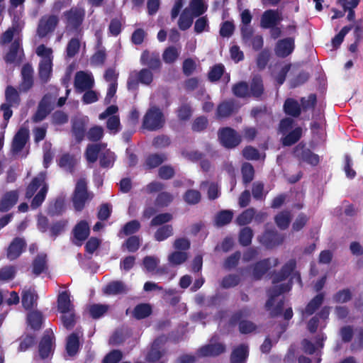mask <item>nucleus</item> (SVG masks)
<instances>
[{
	"mask_svg": "<svg viewBox=\"0 0 363 363\" xmlns=\"http://www.w3.org/2000/svg\"><path fill=\"white\" fill-rule=\"evenodd\" d=\"M90 199L89 194L86 191V181L80 179L77 181L73 197L74 206L76 210L81 211L87 200Z\"/></svg>",
	"mask_w": 363,
	"mask_h": 363,
	"instance_id": "6e6552de",
	"label": "nucleus"
},
{
	"mask_svg": "<svg viewBox=\"0 0 363 363\" xmlns=\"http://www.w3.org/2000/svg\"><path fill=\"white\" fill-rule=\"evenodd\" d=\"M89 234V227L86 222H79L74 229V243L81 245Z\"/></svg>",
	"mask_w": 363,
	"mask_h": 363,
	"instance_id": "5701e85b",
	"label": "nucleus"
},
{
	"mask_svg": "<svg viewBox=\"0 0 363 363\" xmlns=\"http://www.w3.org/2000/svg\"><path fill=\"white\" fill-rule=\"evenodd\" d=\"M235 95L239 97H245L250 95L247 85L244 82L236 84L233 89Z\"/></svg>",
	"mask_w": 363,
	"mask_h": 363,
	"instance_id": "69168bd1",
	"label": "nucleus"
},
{
	"mask_svg": "<svg viewBox=\"0 0 363 363\" xmlns=\"http://www.w3.org/2000/svg\"><path fill=\"white\" fill-rule=\"evenodd\" d=\"M18 199V194L16 191L7 192L0 202V211L5 212L12 208Z\"/></svg>",
	"mask_w": 363,
	"mask_h": 363,
	"instance_id": "393cba45",
	"label": "nucleus"
},
{
	"mask_svg": "<svg viewBox=\"0 0 363 363\" xmlns=\"http://www.w3.org/2000/svg\"><path fill=\"white\" fill-rule=\"evenodd\" d=\"M233 212L231 211H223L216 217L215 223L218 226H223L228 224L232 220Z\"/></svg>",
	"mask_w": 363,
	"mask_h": 363,
	"instance_id": "09e8293b",
	"label": "nucleus"
},
{
	"mask_svg": "<svg viewBox=\"0 0 363 363\" xmlns=\"http://www.w3.org/2000/svg\"><path fill=\"white\" fill-rule=\"evenodd\" d=\"M77 161V159L72 156L63 155L59 160V165L65 171L71 172Z\"/></svg>",
	"mask_w": 363,
	"mask_h": 363,
	"instance_id": "c03bdc74",
	"label": "nucleus"
},
{
	"mask_svg": "<svg viewBox=\"0 0 363 363\" xmlns=\"http://www.w3.org/2000/svg\"><path fill=\"white\" fill-rule=\"evenodd\" d=\"M38 296L34 289L30 288L24 289L22 293V304L26 310L36 306Z\"/></svg>",
	"mask_w": 363,
	"mask_h": 363,
	"instance_id": "cd10ccee",
	"label": "nucleus"
},
{
	"mask_svg": "<svg viewBox=\"0 0 363 363\" xmlns=\"http://www.w3.org/2000/svg\"><path fill=\"white\" fill-rule=\"evenodd\" d=\"M153 79L152 72L147 69H143L140 72L134 71L130 73L128 81V87L129 89H134L138 86V81L140 83L148 85Z\"/></svg>",
	"mask_w": 363,
	"mask_h": 363,
	"instance_id": "1a4fd4ad",
	"label": "nucleus"
},
{
	"mask_svg": "<svg viewBox=\"0 0 363 363\" xmlns=\"http://www.w3.org/2000/svg\"><path fill=\"white\" fill-rule=\"evenodd\" d=\"M104 135V129L100 126L91 128L87 133V137L90 140L96 141L100 140Z\"/></svg>",
	"mask_w": 363,
	"mask_h": 363,
	"instance_id": "774afa93",
	"label": "nucleus"
},
{
	"mask_svg": "<svg viewBox=\"0 0 363 363\" xmlns=\"http://www.w3.org/2000/svg\"><path fill=\"white\" fill-rule=\"evenodd\" d=\"M160 260L156 257L147 256L143 259V265L147 272H153L156 269Z\"/></svg>",
	"mask_w": 363,
	"mask_h": 363,
	"instance_id": "6e6d98bb",
	"label": "nucleus"
},
{
	"mask_svg": "<svg viewBox=\"0 0 363 363\" xmlns=\"http://www.w3.org/2000/svg\"><path fill=\"white\" fill-rule=\"evenodd\" d=\"M295 154L297 157L312 165H316L319 162V157L317 155L312 153L308 150H302V147L299 148L297 147L295 150Z\"/></svg>",
	"mask_w": 363,
	"mask_h": 363,
	"instance_id": "473e14b6",
	"label": "nucleus"
},
{
	"mask_svg": "<svg viewBox=\"0 0 363 363\" xmlns=\"http://www.w3.org/2000/svg\"><path fill=\"white\" fill-rule=\"evenodd\" d=\"M243 156L247 160L264 159V155L260 154L255 148L247 147L243 150Z\"/></svg>",
	"mask_w": 363,
	"mask_h": 363,
	"instance_id": "680f3d73",
	"label": "nucleus"
},
{
	"mask_svg": "<svg viewBox=\"0 0 363 363\" xmlns=\"http://www.w3.org/2000/svg\"><path fill=\"white\" fill-rule=\"evenodd\" d=\"M164 123L163 113L158 108L151 106L143 118V125L150 130H155L162 127Z\"/></svg>",
	"mask_w": 363,
	"mask_h": 363,
	"instance_id": "423d86ee",
	"label": "nucleus"
},
{
	"mask_svg": "<svg viewBox=\"0 0 363 363\" xmlns=\"http://www.w3.org/2000/svg\"><path fill=\"white\" fill-rule=\"evenodd\" d=\"M80 48V40L79 38H72L67 46V55L69 57H74Z\"/></svg>",
	"mask_w": 363,
	"mask_h": 363,
	"instance_id": "603ef678",
	"label": "nucleus"
},
{
	"mask_svg": "<svg viewBox=\"0 0 363 363\" xmlns=\"http://www.w3.org/2000/svg\"><path fill=\"white\" fill-rule=\"evenodd\" d=\"M188 258L186 252L174 250L168 255V262L171 265L177 266L184 263Z\"/></svg>",
	"mask_w": 363,
	"mask_h": 363,
	"instance_id": "c9c22d12",
	"label": "nucleus"
},
{
	"mask_svg": "<svg viewBox=\"0 0 363 363\" xmlns=\"http://www.w3.org/2000/svg\"><path fill=\"white\" fill-rule=\"evenodd\" d=\"M36 54L40 57L38 67L39 77L43 82H47L52 74V50L44 45H40L36 49Z\"/></svg>",
	"mask_w": 363,
	"mask_h": 363,
	"instance_id": "20e7f679",
	"label": "nucleus"
},
{
	"mask_svg": "<svg viewBox=\"0 0 363 363\" xmlns=\"http://www.w3.org/2000/svg\"><path fill=\"white\" fill-rule=\"evenodd\" d=\"M284 111L286 114L297 116L300 113L301 108L297 101L294 99H289L284 104Z\"/></svg>",
	"mask_w": 363,
	"mask_h": 363,
	"instance_id": "37998d69",
	"label": "nucleus"
},
{
	"mask_svg": "<svg viewBox=\"0 0 363 363\" xmlns=\"http://www.w3.org/2000/svg\"><path fill=\"white\" fill-rule=\"evenodd\" d=\"M278 264L277 258L264 259L258 262L253 269V277L256 279L260 278L269 269L276 267Z\"/></svg>",
	"mask_w": 363,
	"mask_h": 363,
	"instance_id": "4be33fe9",
	"label": "nucleus"
},
{
	"mask_svg": "<svg viewBox=\"0 0 363 363\" xmlns=\"http://www.w3.org/2000/svg\"><path fill=\"white\" fill-rule=\"evenodd\" d=\"M26 246L23 238H16L9 245L6 250V257L9 260L17 259L24 251Z\"/></svg>",
	"mask_w": 363,
	"mask_h": 363,
	"instance_id": "ddd939ff",
	"label": "nucleus"
},
{
	"mask_svg": "<svg viewBox=\"0 0 363 363\" xmlns=\"http://www.w3.org/2000/svg\"><path fill=\"white\" fill-rule=\"evenodd\" d=\"M94 80L91 73L80 71L77 72L74 79V87L79 92L90 89L94 86Z\"/></svg>",
	"mask_w": 363,
	"mask_h": 363,
	"instance_id": "9d476101",
	"label": "nucleus"
},
{
	"mask_svg": "<svg viewBox=\"0 0 363 363\" xmlns=\"http://www.w3.org/2000/svg\"><path fill=\"white\" fill-rule=\"evenodd\" d=\"M104 291L106 294L115 295L125 292L127 291V287L123 282L115 281L108 284L104 288Z\"/></svg>",
	"mask_w": 363,
	"mask_h": 363,
	"instance_id": "4c0bfd02",
	"label": "nucleus"
},
{
	"mask_svg": "<svg viewBox=\"0 0 363 363\" xmlns=\"http://www.w3.org/2000/svg\"><path fill=\"white\" fill-rule=\"evenodd\" d=\"M220 143L226 147H233L240 142V136L230 128L222 129L219 133Z\"/></svg>",
	"mask_w": 363,
	"mask_h": 363,
	"instance_id": "9b49d317",
	"label": "nucleus"
},
{
	"mask_svg": "<svg viewBox=\"0 0 363 363\" xmlns=\"http://www.w3.org/2000/svg\"><path fill=\"white\" fill-rule=\"evenodd\" d=\"M242 173L244 182H250L254 177L253 167L249 163H245L242 167Z\"/></svg>",
	"mask_w": 363,
	"mask_h": 363,
	"instance_id": "052dcab7",
	"label": "nucleus"
},
{
	"mask_svg": "<svg viewBox=\"0 0 363 363\" xmlns=\"http://www.w3.org/2000/svg\"><path fill=\"white\" fill-rule=\"evenodd\" d=\"M325 338L326 337L324 336V335H320L316 340L315 344L310 341L304 340L303 342V346L305 352L309 354H313L318 350L322 348L323 347V342L325 340Z\"/></svg>",
	"mask_w": 363,
	"mask_h": 363,
	"instance_id": "58836bf2",
	"label": "nucleus"
},
{
	"mask_svg": "<svg viewBox=\"0 0 363 363\" xmlns=\"http://www.w3.org/2000/svg\"><path fill=\"white\" fill-rule=\"evenodd\" d=\"M241 18H242V23L245 25L242 28V33L243 37L245 38L248 37V35L250 33V31L247 27L248 24L250 23L251 19H252V16H251L250 11L247 10H245L244 11H242L241 13Z\"/></svg>",
	"mask_w": 363,
	"mask_h": 363,
	"instance_id": "5fc2aeb1",
	"label": "nucleus"
},
{
	"mask_svg": "<svg viewBox=\"0 0 363 363\" xmlns=\"http://www.w3.org/2000/svg\"><path fill=\"white\" fill-rule=\"evenodd\" d=\"M9 43H11V45L9 52L5 57V60L8 62H13L21 52V35L19 30L15 27L9 28L1 38L2 45Z\"/></svg>",
	"mask_w": 363,
	"mask_h": 363,
	"instance_id": "39448f33",
	"label": "nucleus"
},
{
	"mask_svg": "<svg viewBox=\"0 0 363 363\" xmlns=\"http://www.w3.org/2000/svg\"><path fill=\"white\" fill-rule=\"evenodd\" d=\"M84 94L82 101L85 104H90L96 102L99 98V93L94 90H89Z\"/></svg>",
	"mask_w": 363,
	"mask_h": 363,
	"instance_id": "e2e57ef3",
	"label": "nucleus"
},
{
	"mask_svg": "<svg viewBox=\"0 0 363 363\" xmlns=\"http://www.w3.org/2000/svg\"><path fill=\"white\" fill-rule=\"evenodd\" d=\"M194 17L195 16L189 11V9H185L181 14L178 23L180 29L186 30L189 28L193 23Z\"/></svg>",
	"mask_w": 363,
	"mask_h": 363,
	"instance_id": "a19ab883",
	"label": "nucleus"
},
{
	"mask_svg": "<svg viewBox=\"0 0 363 363\" xmlns=\"http://www.w3.org/2000/svg\"><path fill=\"white\" fill-rule=\"evenodd\" d=\"M57 308L62 314H67L68 312L74 311V306L70 300L69 294L63 291L60 294L57 300Z\"/></svg>",
	"mask_w": 363,
	"mask_h": 363,
	"instance_id": "b1692460",
	"label": "nucleus"
},
{
	"mask_svg": "<svg viewBox=\"0 0 363 363\" xmlns=\"http://www.w3.org/2000/svg\"><path fill=\"white\" fill-rule=\"evenodd\" d=\"M248 347L242 344L236 347L231 354V363H244L248 357Z\"/></svg>",
	"mask_w": 363,
	"mask_h": 363,
	"instance_id": "bb28decb",
	"label": "nucleus"
},
{
	"mask_svg": "<svg viewBox=\"0 0 363 363\" xmlns=\"http://www.w3.org/2000/svg\"><path fill=\"white\" fill-rule=\"evenodd\" d=\"M58 22V18L55 16H44L41 18L38 28V34L40 37H45L52 32Z\"/></svg>",
	"mask_w": 363,
	"mask_h": 363,
	"instance_id": "2eb2a0df",
	"label": "nucleus"
},
{
	"mask_svg": "<svg viewBox=\"0 0 363 363\" xmlns=\"http://www.w3.org/2000/svg\"><path fill=\"white\" fill-rule=\"evenodd\" d=\"M16 274V268L14 266L8 265L0 269V280L8 281L12 280Z\"/></svg>",
	"mask_w": 363,
	"mask_h": 363,
	"instance_id": "49530a36",
	"label": "nucleus"
},
{
	"mask_svg": "<svg viewBox=\"0 0 363 363\" xmlns=\"http://www.w3.org/2000/svg\"><path fill=\"white\" fill-rule=\"evenodd\" d=\"M6 99L9 106L17 104L19 100L17 91L11 86H8L6 90Z\"/></svg>",
	"mask_w": 363,
	"mask_h": 363,
	"instance_id": "13d9d810",
	"label": "nucleus"
},
{
	"mask_svg": "<svg viewBox=\"0 0 363 363\" xmlns=\"http://www.w3.org/2000/svg\"><path fill=\"white\" fill-rule=\"evenodd\" d=\"M296 266L294 260L291 259L282 268L280 274H275L273 277V288L269 292V298L266 303L267 310L271 311L272 315H277L281 312L282 304L279 303L276 307L274 308L275 297L281 293L288 291L291 288V284L289 282L281 283L280 282L285 280L291 273L293 272Z\"/></svg>",
	"mask_w": 363,
	"mask_h": 363,
	"instance_id": "f257e3e1",
	"label": "nucleus"
},
{
	"mask_svg": "<svg viewBox=\"0 0 363 363\" xmlns=\"http://www.w3.org/2000/svg\"><path fill=\"white\" fill-rule=\"evenodd\" d=\"M29 135V130L26 127H22L16 134L13 140V151L18 153L26 145Z\"/></svg>",
	"mask_w": 363,
	"mask_h": 363,
	"instance_id": "412c9836",
	"label": "nucleus"
},
{
	"mask_svg": "<svg viewBox=\"0 0 363 363\" xmlns=\"http://www.w3.org/2000/svg\"><path fill=\"white\" fill-rule=\"evenodd\" d=\"M89 118L86 116L77 119L73 123L72 131L78 141H80L84 135L85 125Z\"/></svg>",
	"mask_w": 363,
	"mask_h": 363,
	"instance_id": "7c9ffc66",
	"label": "nucleus"
},
{
	"mask_svg": "<svg viewBox=\"0 0 363 363\" xmlns=\"http://www.w3.org/2000/svg\"><path fill=\"white\" fill-rule=\"evenodd\" d=\"M109 306L106 304L94 303L87 307V311L93 318H99L107 313Z\"/></svg>",
	"mask_w": 363,
	"mask_h": 363,
	"instance_id": "2f4dec72",
	"label": "nucleus"
},
{
	"mask_svg": "<svg viewBox=\"0 0 363 363\" xmlns=\"http://www.w3.org/2000/svg\"><path fill=\"white\" fill-rule=\"evenodd\" d=\"M85 155L89 163L95 162L99 155L100 165L104 168L111 167L116 160L115 154L106 149L104 144L89 145Z\"/></svg>",
	"mask_w": 363,
	"mask_h": 363,
	"instance_id": "f03ea898",
	"label": "nucleus"
},
{
	"mask_svg": "<svg viewBox=\"0 0 363 363\" xmlns=\"http://www.w3.org/2000/svg\"><path fill=\"white\" fill-rule=\"evenodd\" d=\"M302 134L301 128H296L282 139L284 145H291L299 140Z\"/></svg>",
	"mask_w": 363,
	"mask_h": 363,
	"instance_id": "a18cd8bd",
	"label": "nucleus"
},
{
	"mask_svg": "<svg viewBox=\"0 0 363 363\" xmlns=\"http://www.w3.org/2000/svg\"><path fill=\"white\" fill-rule=\"evenodd\" d=\"M201 199V194L196 190H189L184 195V200L189 204L197 203Z\"/></svg>",
	"mask_w": 363,
	"mask_h": 363,
	"instance_id": "0e129e2a",
	"label": "nucleus"
},
{
	"mask_svg": "<svg viewBox=\"0 0 363 363\" xmlns=\"http://www.w3.org/2000/svg\"><path fill=\"white\" fill-rule=\"evenodd\" d=\"M118 111V107L112 105L108 106L99 116L100 120L107 119L106 127L111 134H116L121 130L120 118L117 114Z\"/></svg>",
	"mask_w": 363,
	"mask_h": 363,
	"instance_id": "0eeeda50",
	"label": "nucleus"
},
{
	"mask_svg": "<svg viewBox=\"0 0 363 363\" xmlns=\"http://www.w3.org/2000/svg\"><path fill=\"white\" fill-rule=\"evenodd\" d=\"M324 296L322 294L317 295L313 298L306 307L305 311L303 312V318L312 315L316 309L321 305L323 301Z\"/></svg>",
	"mask_w": 363,
	"mask_h": 363,
	"instance_id": "e433bc0d",
	"label": "nucleus"
},
{
	"mask_svg": "<svg viewBox=\"0 0 363 363\" xmlns=\"http://www.w3.org/2000/svg\"><path fill=\"white\" fill-rule=\"evenodd\" d=\"M172 228L171 225H164L160 228L155 234V238L157 241H163L172 235Z\"/></svg>",
	"mask_w": 363,
	"mask_h": 363,
	"instance_id": "3c124183",
	"label": "nucleus"
},
{
	"mask_svg": "<svg viewBox=\"0 0 363 363\" xmlns=\"http://www.w3.org/2000/svg\"><path fill=\"white\" fill-rule=\"evenodd\" d=\"M28 323L33 329H38L42 323V315L38 311L32 312L28 315Z\"/></svg>",
	"mask_w": 363,
	"mask_h": 363,
	"instance_id": "864d4df0",
	"label": "nucleus"
},
{
	"mask_svg": "<svg viewBox=\"0 0 363 363\" xmlns=\"http://www.w3.org/2000/svg\"><path fill=\"white\" fill-rule=\"evenodd\" d=\"M174 250L186 252L190 247V242L186 238L176 239L173 243Z\"/></svg>",
	"mask_w": 363,
	"mask_h": 363,
	"instance_id": "338daca9",
	"label": "nucleus"
},
{
	"mask_svg": "<svg viewBox=\"0 0 363 363\" xmlns=\"http://www.w3.org/2000/svg\"><path fill=\"white\" fill-rule=\"evenodd\" d=\"M79 333H74L67 337L66 350L68 355L74 356L78 352L79 347Z\"/></svg>",
	"mask_w": 363,
	"mask_h": 363,
	"instance_id": "72a5a7b5",
	"label": "nucleus"
},
{
	"mask_svg": "<svg viewBox=\"0 0 363 363\" xmlns=\"http://www.w3.org/2000/svg\"><path fill=\"white\" fill-rule=\"evenodd\" d=\"M233 104L232 102H225L221 104L217 110L218 117H226L233 111Z\"/></svg>",
	"mask_w": 363,
	"mask_h": 363,
	"instance_id": "bf43d9fd",
	"label": "nucleus"
},
{
	"mask_svg": "<svg viewBox=\"0 0 363 363\" xmlns=\"http://www.w3.org/2000/svg\"><path fill=\"white\" fill-rule=\"evenodd\" d=\"M53 350V335L48 333L43 336L39 345V354L42 359L51 355Z\"/></svg>",
	"mask_w": 363,
	"mask_h": 363,
	"instance_id": "6ab92c4d",
	"label": "nucleus"
},
{
	"mask_svg": "<svg viewBox=\"0 0 363 363\" xmlns=\"http://www.w3.org/2000/svg\"><path fill=\"white\" fill-rule=\"evenodd\" d=\"M50 97L48 96H44L39 104L36 113L33 117L35 121H40L45 118L50 111Z\"/></svg>",
	"mask_w": 363,
	"mask_h": 363,
	"instance_id": "a878e982",
	"label": "nucleus"
},
{
	"mask_svg": "<svg viewBox=\"0 0 363 363\" xmlns=\"http://www.w3.org/2000/svg\"><path fill=\"white\" fill-rule=\"evenodd\" d=\"M151 311L150 305L146 303L140 304L134 309V316L137 319L145 318L151 313Z\"/></svg>",
	"mask_w": 363,
	"mask_h": 363,
	"instance_id": "8fccbe9b",
	"label": "nucleus"
},
{
	"mask_svg": "<svg viewBox=\"0 0 363 363\" xmlns=\"http://www.w3.org/2000/svg\"><path fill=\"white\" fill-rule=\"evenodd\" d=\"M282 20L281 13L278 10H267L262 16L261 26L264 28L275 27Z\"/></svg>",
	"mask_w": 363,
	"mask_h": 363,
	"instance_id": "4468645a",
	"label": "nucleus"
},
{
	"mask_svg": "<svg viewBox=\"0 0 363 363\" xmlns=\"http://www.w3.org/2000/svg\"><path fill=\"white\" fill-rule=\"evenodd\" d=\"M187 9L194 16H199L206 11L207 6L205 0H191Z\"/></svg>",
	"mask_w": 363,
	"mask_h": 363,
	"instance_id": "ea45409f",
	"label": "nucleus"
},
{
	"mask_svg": "<svg viewBox=\"0 0 363 363\" xmlns=\"http://www.w3.org/2000/svg\"><path fill=\"white\" fill-rule=\"evenodd\" d=\"M45 180V174L42 172L33 180L27 188L26 194L27 198H31L36 193L31 203V207L33 209L40 206L45 200L48 191V185Z\"/></svg>",
	"mask_w": 363,
	"mask_h": 363,
	"instance_id": "7ed1b4c3",
	"label": "nucleus"
},
{
	"mask_svg": "<svg viewBox=\"0 0 363 363\" xmlns=\"http://www.w3.org/2000/svg\"><path fill=\"white\" fill-rule=\"evenodd\" d=\"M259 240L267 247H272L279 245L282 240L280 236L274 231L266 232Z\"/></svg>",
	"mask_w": 363,
	"mask_h": 363,
	"instance_id": "c756f323",
	"label": "nucleus"
},
{
	"mask_svg": "<svg viewBox=\"0 0 363 363\" xmlns=\"http://www.w3.org/2000/svg\"><path fill=\"white\" fill-rule=\"evenodd\" d=\"M248 312L240 311L236 313L233 318V323H238L239 325V330L242 334H249L257 330V325L251 321L244 320L243 318L247 316Z\"/></svg>",
	"mask_w": 363,
	"mask_h": 363,
	"instance_id": "f8f14e48",
	"label": "nucleus"
},
{
	"mask_svg": "<svg viewBox=\"0 0 363 363\" xmlns=\"http://www.w3.org/2000/svg\"><path fill=\"white\" fill-rule=\"evenodd\" d=\"M178 56V50L174 47H169L163 53V60L166 63H172L177 60Z\"/></svg>",
	"mask_w": 363,
	"mask_h": 363,
	"instance_id": "4d7b16f0",
	"label": "nucleus"
},
{
	"mask_svg": "<svg viewBox=\"0 0 363 363\" xmlns=\"http://www.w3.org/2000/svg\"><path fill=\"white\" fill-rule=\"evenodd\" d=\"M47 269L46 255H39L33 261V272L38 275L44 272Z\"/></svg>",
	"mask_w": 363,
	"mask_h": 363,
	"instance_id": "79ce46f5",
	"label": "nucleus"
},
{
	"mask_svg": "<svg viewBox=\"0 0 363 363\" xmlns=\"http://www.w3.org/2000/svg\"><path fill=\"white\" fill-rule=\"evenodd\" d=\"M141 62L144 65L149 66L151 69H157L160 66V60L159 56L150 55L148 52H144L141 56Z\"/></svg>",
	"mask_w": 363,
	"mask_h": 363,
	"instance_id": "f704fd0d",
	"label": "nucleus"
},
{
	"mask_svg": "<svg viewBox=\"0 0 363 363\" xmlns=\"http://www.w3.org/2000/svg\"><path fill=\"white\" fill-rule=\"evenodd\" d=\"M294 39L286 38L279 40L275 46V53L277 56L284 57L289 55L294 50Z\"/></svg>",
	"mask_w": 363,
	"mask_h": 363,
	"instance_id": "dca6fc26",
	"label": "nucleus"
},
{
	"mask_svg": "<svg viewBox=\"0 0 363 363\" xmlns=\"http://www.w3.org/2000/svg\"><path fill=\"white\" fill-rule=\"evenodd\" d=\"M266 217V213L259 212L255 215V210L253 208H249L241 213L237 218V222L239 225H246L252 221L253 218L255 220L261 222Z\"/></svg>",
	"mask_w": 363,
	"mask_h": 363,
	"instance_id": "aec40b11",
	"label": "nucleus"
},
{
	"mask_svg": "<svg viewBox=\"0 0 363 363\" xmlns=\"http://www.w3.org/2000/svg\"><path fill=\"white\" fill-rule=\"evenodd\" d=\"M291 214L289 211H282L275 217V222L281 229H286L290 223Z\"/></svg>",
	"mask_w": 363,
	"mask_h": 363,
	"instance_id": "de8ad7c7",
	"label": "nucleus"
},
{
	"mask_svg": "<svg viewBox=\"0 0 363 363\" xmlns=\"http://www.w3.org/2000/svg\"><path fill=\"white\" fill-rule=\"evenodd\" d=\"M224 350L223 345L212 339L209 344L201 347L197 353L199 357L215 356L223 352Z\"/></svg>",
	"mask_w": 363,
	"mask_h": 363,
	"instance_id": "f3484780",
	"label": "nucleus"
},
{
	"mask_svg": "<svg viewBox=\"0 0 363 363\" xmlns=\"http://www.w3.org/2000/svg\"><path fill=\"white\" fill-rule=\"evenodd\" d=\"M165 340V337H160L153 342L151 350L147 356V359L149 362L157 361L162 357V352L161 351L160 345Z\"/></svg>",
	"mask_w": 363,
	"mask_h": 363,
	"instance_id": "c85d7f7f",
	"label": "nucleus"
},
{
	"mask_svg": "<svg viewBox=\"0 0 363 363\" xmlns=\"http://www.w3.org/2000/svg\"><path fill=\"white\" fill-rule=\"evenodd\" d=\"M84 16V11L82 9H72L69 12L65 13L67 28H77L81 24Z\"/></svg>",
	"mask_w": 363,
	"mask_h": 363,
	"instance_id": "a211bd4d",
	"label": "nucleus"
}]
</instances>
